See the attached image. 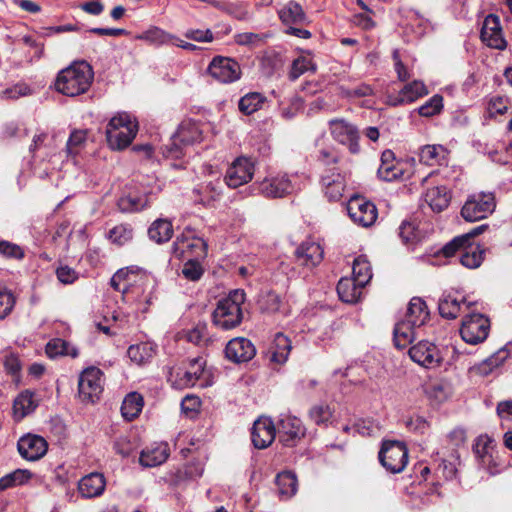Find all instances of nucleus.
Returning <instances> with one entry per match:
<instances>
[{"mask_svg":"<svg viewBox=\"0 0 512 512\" xmlns=\"http://www.w3.org/2000/svg\"><path fill=\"white\" fill-rule=\"evenodd\" d=\"M316 160L324 169L332 168L331 165L339 163L340 154L333 146L320 147L316 155Z\"/></svg>","mask_w":512,"mask_h":512,"instance_id":"3c124183","label":"nucleus"},{"mask_svg":"<svg viewBox=\"0 0 512 512\" xmlns=\"http://www.w3.org/2000/svg\"><path fill=\"white\" fill-rule=\"evenodd\" d=\"M0 255L7 258L22 259L24 257V251L17 244L0 240Z\"/></svg>","mask_w":512,"mask_h":512,"instance_id":"338daca9","label":"nucleus"},{"mask_svg":"<svg viewBox=\"0 0 512 512\" xmlns=\"http://www.w3.org/2000/svg\"><path fill=\"white\" fill-rule=\"evenodd\" d=\"M379 461L389 472L396 474L404 470L408 463V450L403 442L383 441L379 451Z\"/></svg>","mask_w":512,"mask_h":512,"instance_id":"423d86ee","label":"nucleus"},{"mask_svg":"<svg viewBox=\"0 0 512 512\" xmlns=\"http://www.w3.org/2000/svg\"><path fill=\"white\" fill-rule=\"evenodd\" d=\"M329 129L332 137L343 145H347L352 154L360 151L359 133L357 128L344 119H332L329 121Z\"/></svg>","mask_w":512,"mask_h":512,"instance_id":"ddd939ff","label":"nucleus"},{"mask_svg":"<svg viewBox=\"0 0 512 512\" xmlns=\"http://www.w3.org/2000/svg\"><path fill=\"white\" fill-rule=\"evenodd\" d=\"M17 448L22 458L28 461H36L46 454L48 444L39 435L27 434L18 440Z\"/></svg>","mask_w":512,"mask_h":512,"instance_id":"aec40b11","label":"nucleus"},{"mask_svg":"<svg viewBox=\"0 0 512 512\" xmlns=\"http://www.w3.org/2000/svg\"><path fill=\"white\" fill-rule=\"evenodd\" d=\"M410 358L425 368L438 367L443 358L439 349L429 341H420L409 349Z\"/></svg>","mask_w":512,"mask_h":512,"instance_id":"a211bd4d","label":"nucleus"},{"mask_svg":"<svg viewBox=\"0 0 512 512\" xmlns=\"http://www.w3.org/2000/svg\"><path fill=\"white\" fill-rule=\"evenodd\" d=\"M31 93V89L28 85L24 83H18L12 87L6 88L1 92L0 96L3 99H11L16 100L20 97L27 96Z\"/></svg>","mask_w":512,"mask_h":512,"instance_id":"69168bd1","label":"nucleus"},{"mask_svg":"<svg viewBox=\"0 0 512 512\" xmlns=\"http://www.w3.org/2000/svg\"><path fill=\"white\" fill-rule=\"evenodd\" d=\"M245 302V292L241 289L231 291L220 300L213 312V322L223 330H230L240 325L243 319L242 304Z\"/></svg>","mask_w":512,"mask_h":512,"instance_id":"f03ea898","label":"nucleus"},{"mask_svg":"<svg viewBox=\"0 0 512 512\" xmlns=\"http://www.w3.org/2000/svg\"><path fill=\"white\" fill-rule=\"evenodd\" d=\"M378 177L384 181L406 180L410 177L403 167V163L397 161L392 150L386 149L381 154V164L377 170Z\"/></svg>","mask_w":512,"mask_h":512,"instance_id":"6ab92c4d","label":"nucleus"},{"mask_svg":"<svg viewBox=\"0 0 512 512\" xmlns=\"http://www.w3.org/2000/svg\"><path fill=\"white\" fill-rule=\"evenodd\" d=\"M294 178L287 174L266 177L259 182L258 190L267 198H282L299 189Z\"/></svg>","mask_w":512,"mask_h":512,"instance_id":"9d476101","label":"nucleus"},{"mask_svg":"<svg viewBox=\"0 0 512 512\" xmlns=\"http://www.w3.org/2000/svg\"><path fill=\"white\" fill-rule=\"evenodd\" d=\"M142 38L156 45L173 44L174 40H176V36L158 27H154L146 31Z\"/></svg>","mask_w":512,"mask_h":512,"instance_id":"864d4df0","label":"nucleus"},{"mask_svg":"<svg viewBox=\"0 0 512 512\" xmlns=\"http://www.w3.org/2000/svg\"><path fill=\"white\" fill-rule=\"evenodd\" d=\"M364 287L353 278L343 277L337 284V293L343 302L356 303L360 299Z\"/></svg>","mask_w":512,"mask_h":512,"instance_id":"c85d7f7f","label":"nucleus"},{"mask_svg":"<svg viewBox=\"0 0 512 512\" xmlns=\"http://www.w3.org/2000/svg\"><path fill=\"white\" fill-rule=\"evenodd\" d=\"M333 412L328 405L319 404L310 409L309 416L317 424H326L332 418Z\"/></svg>","mask_w":512,"mask_h":512,"instance_id":"e2e57ef3","label":"nucleus"},{"mask_svg":"<svg viewBox=\"0 0 512 512\" xmlns=\"http://www.w3.org/2000/svg\"><path fill=\"white\" fill-rule=\"evenodd\" d=\"M291 348L290 339L283 333H277L267 353L270 362L278 365L284 364L288 359Z\"/></svg>","mask_w":512,"mask_h":512,"instance_id":"a878e982","label":"nucleus"},{"mask_svg":"<svg viewBox=\"0 0 512 512\" xmlns=\"http://www.w3.org/2000/svg\"><path fill=\"white\" fill-rule=\"evenodd\" d=\"M415 326L402 320L394 328V344L398 349H403L410 344L415 337Z\"/></svg>","mask_w":512,"mask_h":512,"instance_id":"79ce46f5","label":"nucleus"},{"mask_svg":"<svg viewBox=\"0 0 512 512\" xmlns=\"http://www.w3.org/2000/svg\"><path fill=\"white\" fill-rule=\"evenodd\" d=\"M118 208L124 213H134L145 209L149 205L148 193L142 195L137 193H128L119 198Z\"/></svg>","mask_w":512,"mask_h":512,"instance_id":"7c9ffc66","label":"nucleus"},{"mask_svg":"<svg viewBox=\"0 0 512 512\" xmlns=\"http://www.w3.org/2000/svg\"><path fill=\"white\" fill-rule=\"evenodd\" d=\"M489 330L490 322L487 317L480 313H468L462 320L460 334L466 343L476 345L488 337Z\"/></svg>","mask_w":512,"mask_h":512,"instance_id":"0eeeda50","label":"nucleus"},{"mask_svg":"<svg viewBox=\"0 0 512 512\" xmlns=\"http://www.w3.org/2000/svg\"><path fill=\"white\" fill-rule=\"evenodd\" d=\"M175 133L180 138L181 144L187 147L202 141V131L199 125L191 120L183 121Z\"/></svg>","mask_w":512,"mask_h":512,"instance_id":"473e14b6","label":"nucleus"},{"mask_svg":"<svg viewBox=\"0 0 512 512\" xmlns=\"http://www.w3.org/2000/svg\"><path fill=\"white\" fill-rule=\"evenodd\" d=\"M474 302L468 301L459 292L444 293L438 302L440 315L446 319H456L461 312L469 311Z\"/></svg>","mask_w":512,"mask_h":512,"instance_id":"dca6fc26","label":"nucleus"},{"mask_svg":"<svg viewBox=\"0 0 512 512\" xmlns=\"http://www.w3.org/2000/svg\"><path fill=\"white\" fill-rule=\"evenodd\" d=\"M258 304L262 311L274 313L280 309L281 297L274 291H265L261 293Z\"/></svg>","mask_w":512,"mask_h":512,"instance_id":"603ef678","label":"nucleus"},{"mask_svg":"<svg viewBox=\"0 0 512 512\" xmlns=\"http://www.w3.org/2000/svg\"><path fill=\"white\" fill-rule=\"evenodd\" d=\"M93 78L92 67L86 61L75 62L57 74L54 86L57 92L75 97L88 91Z\"/></svg>","mask_w":512,"mask_h":512,"instance_id":"f257e3e1","label":"nucleus"},{"mask_svg":"<svg viewBox=\"0 0 512 512\" xmlns=\"http://www.w3.org/2000/svg\"><path fill=\"white\" fill-rule=\"evenodd\" d=\"M186 338L195 345H206L209 342L207 325L205 323H198L187 331Z\"/></svg>","mask_w":512,"mask_h":512,"instance_id":"4d7b16f0","label":"nucleus"},{"mask_svg":"<svg viewBox=\"0 0 512 512\" xmlns=\"http://www.w3.org/2000/svg\"><path fill=\"white\" fill-rule=\"evenodd\" d=\"M140 274H143V271L136 266L121 268L114 274V281L119 280L122 284H127V290H129Z\"/></svg>","mask_w":512,"mask_h":512,"instance_id":"680f3d73","label":"nucleus"},{"mask_svg":"<svg viewBox=\"0 0 512 512\" xmlns=\"http://www.w3.org/2000/svg\"><path fill=\"white\" fill-rule=\"evenodd\" d=\"M143 404V397L139 393H129L122 402V416L129 421L135 419L142 411Z\"/></svg>","mask_w":512,"mask_h":512,"instance_id":"ea45409f","label":"nucleus"},{"mask_svg":"<svg viewBox=\"0 0 512 512\" xmlns=\"http://www.w3.org/2000/svg\"><path fill=\"white\" fill-rule=\"evenodd\" d=\"M186 148L187 146L181 144L180 138L176 135V133H174L170 138L169 143L165 144L161 150L164 157L179 159L185 155Z\"/></svg>","mask_w":512,"mask_h":512,"instance_id":"5fc2aeb1","label":"nucleus"},{"mask_svg":"<svg viewBox=\"0 0 512 512\" xmlns=\"http://www.w3.org/2000/svg\"><path fill=\"white\" fill-rule=\"evenodd\" d=\"M283 24L291 26L293 24H302L305 21V13L300 4L295 1L288 2L278 12Z\"/></svg>","mask_w":512,"mask_h":512,"instance_id":"e433bc0d","label":"nucleus"},{"mask_svg":"<svg viewBox=\"0 0 512 512\" xmlns=\"http://www.w3.org/2000/svg\"><path fill=\"white\" fill-rule=\"evenodd\" d=\"M172 250L174 256L179 259L206 258L208 245L203 238L196 235L194 229L187 227L177 236Z\"/></svg>","mask_w":512,"mask_h":512,"instance_id":"20e7f679","label":"nucleus"},{"mask_svg":"<svg viewBox=\"0 0 512 512\" xmlns=\"http://www.w3.org/2000/svg\"><path fill=\"white\" fill-rule=\"evenodd\" d=\"M204 366L205 361L201 357L191 360L189 370L184 371L179 378V387L195 386L204 373Z\"/></svg>","mask_w":512,"mask_h":512,"instance_id":"c9c22d12","label":"nucleus"},{"mask_svg":"<svg viewBox=\"0 0 512 512\" xmlns=\"http://www.w3.org/2000/svg\"><path fill=\"white\" fill-rule=\"evenodd\" d=\"M169 456V447L166 443L154 444L142 450L139 462L144 467H156L163 464Z\"/></svg>","mask_w":512,"mask_h":512,"instance_id":"393cba45","label":"nucleus"},{"mask_svg":"<svg viewBox=\"0 0 512 512\" xmlns=\"http://www.w3.org/2000/svg\"><path fill=\"white\" fill-rule=\"evenodd\" d=\"M443 108V97L439 94L432 96L427 102L418 108L421 116L431 117L438 114Z\"/></svg>","mask_w":512,"mask_h":512,"instance_id":"052dcab7","label":"nucleus"},{"mask_svg":"<svg viewBox=\"0 0 512 512\" xmlns=\"http://www.w3.org/2000/svg\"><path fill=\"white\" fill-rule=\"evenodd\" d=\"M473 451L477 458L491 453L493 451V440L487 435L479 436L475 441Z\"/></svg>","mask_w":512,"mask_h":512,"instance_id":"774afa93","label":"nucleus"},{"mask_svg":"<svg viewBox=\"0 0 512 512\" xmlns=\"http://www.w3.org/2000/svg\"><path fill=\"white\" fill-rule=\"evenodd\" d=\"M207 71L220 83H232L241 77V68L238 62L223 56L214 57Z\"/></svg>","mask_w":512,"mask_h":512,"instance_id":"f8f14e48","label":"nucleus"},{"mask_svg":"<svg viewBox=\"0 0 512 512\" xmlns=\"http://www.w3.org/2000/svg\"><path fill=\"white\" fill-rule=\"evenodd\" d=\"M277 429L279 441L287 447L295 446L306 432L302 421L292 415H282Z\"/></svg>","mask_w":512,"mask_h":512,"instance_id":"4468645a","label":"nucleus"},{"mask_svg":"<svg viewBox=\"0 0 512 512\" xmlns=\"http://www.w3.org/2000/svg\"><path fill=\"white\" fill-rule=\"evenodd\" d=\"M154 354L155 350L150 343L131 345L127 350L130 360L138 365L148 362Z\"/></svg>","mask_w":512,"mask_h":512,"instance_id":"49530a36","label":"nucleus"},{"mask_svg":"<svg viewBox=\"0 0 512 512\" xmlns=\"http://www.w3.org/2000/svg\"><path fill=\"white\" fill-rule=\"evenodd\" d=\"M496 208L495 195L492 192H479L468 196L461 215L468 222H475L487 218Z\"/></svg>","mask_w":512,"mask_h":512,"instance_id":"39448f33","label":"nucleus"},{"mask_svg":"<svg viewBox=\"0 0 512 512\" xmlns=\"http://www.w3.org/2000/svg\"><path fill=\"white\" fill-rule=\"evenodd\" d=\"M45 352L49 358L58 356H71L75 358L78 356V350L61 338L50 340L46 345Z\"/></svg>","mask_w":512,"mask_h":512,"instance_id":"a19ab883","label":"nucleus"},{"mask_svg":"<svg viewBox=\"0 0 512 512\" xmlns=\"http://www.w3.org/2000/svg\"><path fill=\"white\" fill-rule=\"evenodd\" d=\"M267 98L259 92H249L242 96L238 103L239 111L245 115H251L260 110Z\"/></svg>","mask_w":512,"mask_h":512,"instance_id":"58836bf2","label":"nucleus"},{"mask_svg":"<svg viewBox=\"0 0 512 512\" xmlns=\"http://www.w3.org/2000/svg\"><path fill=\"white\" fill-rule=\"evenodd\" d=\"M447 149L442 145H424L419 149L418 157L422 164L427 166H438L446 162Z\"/></svg>","mask_w":512,"mask_h":512,"instance_id":"cd10ccee","label":"nucleus"},{"mask_svg":"<svg viewBox=\"0 0 512 512\" xmlns=\"http://www.w3.org/2000/svg\"><path fill=\"white\" fill-rule=\"evenodd\" d=\"M466 244H467V236H461V235L457 236L454 239H452L451 241H449L448 243H446L442 247L440 253L446 258L452 257L457 252L462 253Z\"/></svg>","mask_w":512,"mask_h":512,"instance_id":"0e129e2a","label":"nucleus"},{"mask_svg":"<svg viewBox=\"0 0 512 512\" xmlns=\"http://www.w3.org/2000/svg\"><path fill=\"white\" fill-rule=\"evenodd\" d=\"M103 372L97 367L86 368L79 376L78 392L84 402L94 403L103 392Z\"/></svg>","mask_w":512,"mask_h":512,"instance_id":"6e6552de","label":"nucleus"},{"mask_svg":"<svg viewBox=\"0 0 512 512\" xmlns=\"http://www.w3.org/2000/svg\"><path fill=\"white\" fill-rule=\"evenodd\" d=\"M480 37L482 42L490 48L504 50L507 46L500 18L495 14H489L485 17Z\"/></svg>","mask_w":512,"mask_h":512,"instance_id":"2eb2a0df","label":"nucleus"},{"mask_svg":"<svg viewBox=\"0 0 512 512\" xmlns=\"http://www.w3.org/2000/svg\"><path fill=\"white\" fill-rule=\"evenodd\" d=\"M508 358V351L500 349L481 363L475 365L472 370L480 376H488L496 368L500 367Z\"/></svg>","mask_w":512,"mask_h":512,"instance_id":"f704fd0d","label":"nucleus"},{"mask_svg":"<svg viewBox=\"0 0 512 512\" xmlns=\"http://www.w3.org/2000/svg\"><path fill=\"white\" fill-rule=\"evenodd\" d=\"M148 235L156 243L167 242L173 235L172 223L166 219H157L149 227Z\"/></svg>","mask_w":512,"mask_h":512,"instance_id":"4c0bfd02","label":"nucleus"},{"mask_svg":"<svg viewBox=\"0 0 512 512\" xmlns=\"http://www.w3.org/2000/svg\"><path fill=\"white\" fill-rule=\"evenodd\" d=\"M108 237L112 243L121 246L132 240L133 229L129 224H119L109 231Z\"/></svg>","mask_w":512,"mask_h":512,"instance_id":"8fccbe9b","label":"nucleus"},{"mask_svg":"<svg viewBox=\"0 0 512 512\" xmlns=\"http://www.w3.org/2000/svg\"><path fill=\"white\" fill-rule=\"evenodd\" d=\"M347 212L351 220L362 227L373 225L378 216L376 206L360 196H354L349 199Z\"/></svg>","mask_w":512,"mask_h":512,"instance_id":"9b49d317","label":"nucleus"},{"mask_svg":"<svg viewBox=\"0 0 512 512\" xmlns=\"http://www.w3.org/2000/svg\"><path fill=\"white\" fill-rule=\"evenodd\" d=\"M353 279L364 286L369 283L372 278V270L369 261L365 256H358L353 261L352 266Z\"/></svg>","mask_w":512,"mask_h":512,"instance_id":"de8ad7c7","label":"nucleus"},{"mask_svg":"<svg viewBox=\"0 0 512 512\" xmlns=\"http://www.w3.org/2000/svg\"><path fill=\"white\" fill-rule=\"evenodd\" d=\"M425 202L434 212H442L450 203V195L445 186L428 189L425 194Z\"/></svg>","mask_w":512,"mask_h":512,"instance_id":"2f4dec72","label":"nucleus"},{"mask_svg":"<svg viewBox=\"0 0 512 512\" xmlns=\"http://www.w3.org/2000/svg\"><path fill=\"white\" fill-rule=\"evenodd\" d=\"M36 407H37V403L34 400V394L29 390H25V391L21 392L14 400V403H13L14 417L17 420H21L24 417H26L28 414L33 412Z\"/></svg>","mask_w":512,"mask_h":512,"instance_id":"72a5a7b5","label":"nucleus"},{"mask_svg":"<svg viewBox=\"0 0 512 512\" xmlns=\"http://www.w3.org/2000/svg\"><path fill=\"white\" fill-rule=\"evenodd\" d=\"M106 487V479L102 473L92 472L82 477L78 483L79 494L86 499L101 496Z\"/></svg>","mask_w":512,"mask_h":512,"instance_id":"5701e85b","label":"nucleus"},{"mask_svg":"<svg viewBox=\"0 0 512 512\" xmlns=\"http://www.w3.org/2000/svg\"><path fill=\"white\" fill-rule=\"evenodd\" d=\"M323 254L320 244L311 241L303 242L295 251L297 261L307 267L318 265L323 259Z\"/></svg>","mask_w":512,"mask_h":512,"instance_id":"b1692460","label":"nucleus"},{"mask_svg":"<svg viewBox=\"0 0 512 512\" xmlns=\"http://www.w3.org/2000/svg\"><path fill=\"white\" fill-rule=\"evenodd\" d=\"M315 70L316 65L312 62L311 58L300 56L292 62L289 78L290 80L295 81L304 73L308 71L314 72Z\"/></svg>","mask_w":512,"mask_h":512,"instance_id":"09e8293b","label":"nucleus"},{"mask_svg":"<svg viewBox=\"0 0 512 512\" xmlns=\"http://www.w3.org/2000/svg\"><path fill=\"white\" fill-rule=\"evenodd\" d=\"M428 318L429 310L425 301L420 297H413L408 304L407 312L403 320L420 328L426 323Z\"/></svg>","mask_w":512,"mask_h":512,"instance_id":"bb28decb","label":"nucleus"},{"mask_svg":"<svg viewBox=\"0 0 512 512\" xmlns=\"http://www.w3.org/2000/svg\"><path fill=\"white\" fill-rule=\"evenodd\" d=\"M16 298L11 290L0 286V320L5 319L13 310Z\"/></svg>","mask_w":512,"mask_h":512,"instance_id":"13d9d810","label":"nucleus"},{"mask_svg":"<svg viewBox=\"0 0 512 512\" xmlns=\"http://www.w3.org/2000/svg\"><path fill=\"white\" fill-rule=\"evenodd\" d=\"M347 174L338 166L325 168L320 175V185L325 197L329 201L341 200L346 188Z\"/></svg>","mask_w":512,"mask_h":512,"instance_id":"1a4fd4ad","label":"nucleus"},{"mask_svg":"<svg viewBox=\"0 0 512 512\" xmlns=\"http://www.w3.org/2000/svg\"><path fill=\"white\" fill-rule=\"evenodd\" d=\"M428 94L426 85L418 80H414L400 90L399 95L393 101V105H400L404 103H412L417 99Z\"/></svg>","mask_w":512,"mask_h":512,"instance_id":"c756f323","label":"nucleus"},{"mask_svg":"<svg viewBox=\"0 0 512 512\" xmlns=\"http://www.w3.org/2000/svg\"><path fill=\"white\" fill-rule=\"evenodd\" d=\"M254 174V163L246 157H238L227 169L225 183L230 188H238L248 183Z\"/></svg>","mask_w":512,"mask_h":512,"instance_id":"f3484780","label":"nucleus"},{"mask_svg":"<svg viewBox=\"0 0 512 512\" xmlns=\"http://www.w3.org/2000/svg\"><path fill=\"white\" fill-rule=\"evenodd\" d=\"M86 138L87 132L85 130L72 131L66 144V152L68 156H76L84 146Z\"/></svg>","mask_w":512,"mask_h":512,"instance_id":"6e6d98bb","label":"nucleus"},{"mask_svg":"<svg viewBox=\"0 0 512 512\" xmlns=\"http://www.w3.org/2000/svg\"><path fill=\"white\" fill-rule=\"evenodd\" d=\"M484 250L479 245L467 243L460 256V263L470 269L477 268L483 261Z\"/></svg>","mask_w":512,"mask_h":512,"instance_id":"c03bdc74","label":"nucleus"},{"mask_svg":"<svg viewBox=\"0 0 512 512\" xmlns=\"http://www.w3.org/2000/svg\"><path fill=\"white\" fill-rule=\"evenodd\" d=\"M32 478L27 469H16L0 478V491L26 484Z\"/></svg>","mask_w":512,"mask_h":512,"instance_id":"37998d69","label":"nucleus"},{"mask_svg":"<svg viewBox=\"0 0 512 512\" xmlns=\"http://www.w3.org/2000/svg\"><path fill=\"white\" fill-rule=\"evenodd\" d=\"M276 436V428L272 420L268 417L257 419L252 428L251 439L253 445L258 449L268 447Z\"/></svg>","mask_w":512,"mask_h":512,"instance_id":"4be33fe9","label":"nucleus"},{"mask_svg":"<svg viewBox=\"0 0 512 512\" xmlns=\"http://www.w3.org/2000/svg\"><path fill=\"white\" fill-rule=\"evenodd\" d=\"M276 485L281 496L290 498L297 491V478L290 471L281 472L276 476Z\"/></svg>","mask_w":512,"mask_h":512,"instance_id":"a18cd8bd","label":"nucleus"},{"mask_svg":"<svg viewBox=\"0 0 512 512\" xmlns=\"http://www.w3.org/2000/svg\"><path fill=\"white\" fill-rule=\"evenodd\" d=\"M202 258L188 259L182 268V275L190 281H198L203 273L204 269L200 263Z\"/></svg>","mask_w":512,"mask_h":512,"instance_id":"bf43d9fd","label":"nucleus"},{"mask_svg":"<svg viewBox=\"0 0 512 512\" xmlns=\"http://www.w3.org/2000/svg\"><path fill=\"white\" fill-rule=\"evenodd\" d=\"M256 354L253 343L244 337H237L230 340L225 347L227 359L234 363L250 361Z\"/></svg>","mask_w":512,"mask_h":512,"instance_id":"412c9836","label":"nucleus"},{"mask_svg":"<svg viewBox=\"0 0 512 512\" xmlns=\"http://www.w3.org/2000/svg\"><path fill=\"white\" fill-rule=\"evenodd\" d=\"M138 124L131 115L126 112L114 116L106 127V139L113 150H122L128 147L135 138Z\"/></svg>","mask_w":512,"mask_h":512,"instance_id":"7ed1b4c3","label":"nucleus"}]
</instances>
